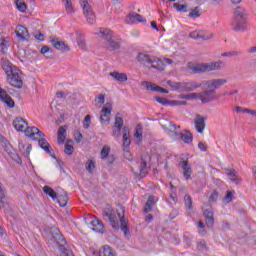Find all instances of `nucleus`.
Returning a JSON list of instances; mask_svg holds the SVG:
<instances>
[{
	"instance_id": "412c9836",
	"label": "nucleus",
	"mask_w": 256,
	"mask_h": 256,
	"mask_svg": "<svg viewBox=\"0 0 256 256\" xmlns=\"http://www.w3.org/2000/svg\"><path fill=\"white\" fill-rule=\"evenodd\" d=\"M178 139H181L183 143H187L189 145L193 143V134L187 130H183L182 132H179Z\"/></svg>"
},
{
	"instance_id": "e433bc0d",
	"label": "nucleus",
	"mask_w": 256,
	"mask_h": 256,
	"mask_svg": "<svg viewBox=\"0 0 256 256\" xmlns=\"http://www.w3.org/2000/svg\"><path fill=\"white\" fill-rule=\"evenodd\" d=\"M100 256H116L115 250H112V248L109 246H104L100 250Z\"/></svg>"
},
{
	"instance_id": "dca6fc26",
	"label": "nucleus",
	"mask_w": 256,
	"mask_h": 256,
	"mask_svg": "<svg viewBox=\"0 0 256 256\" xmlns=\"http://www.w3.org/2000/svg\"><path fill=\"white\" fill-rule=\"evenodd\" d=\"M123 125H124L123 118L116 117L115 122H114V126H113V132H112V135L114 137H116V138L121 137V129L123 128Z\"/></svg>"
},
{
	"instance_id": "2eb2a0df",
	"label": "nucleus",
	"mask_w": 256,
	"mask_h": 256,
	"mask_svg": "<svg viewBox=\"0 0 256 256\" xmlns=\"http://www.w3.org/2000/svg\"><path fill=\"white\" fill-rule=\"evenodd\" d=\"M0 99L7 107L10 109H13L15 107V101L7 94V91H5L3 88H0Z\"/></svg>"
},
{
	"instance_id": "a19ab883",
	"label": "nucleus",
	"mask_w": 256,
	"mask_h": 256,
	"mask_svg": "<svg viewBox=\"0 0 256 256\" xmlns=\"http://www.w3.org/2000/svg\"><path fill=\"white\" fill-rule=\"evenodd\" d=\"M64 3V7L66 10V13H75V8H73V2L71 0H62Z\"/></svg>"
},
{
	"instance_id": "f257e3e1",
	"label": "nucleus",
	"mask_w": 256,
	"mask_h": 256,
	"mask_svg": "<svg viewBox=\"0 0 256 256\" xmlns=\"http://www.w3.org/2000/svg\"><path fill=\"white\" fill-rule=\"evenodd\" d=\"M2 69L6 75V80L11 87L23 89V72L17 66L8 60L3 59L1 62Z\"/></svg>"
},
{
	"instance_id": "cd10ccee",
	"label": "nucleus",
	"mask_w": 256,
	"mask_h": 256,
	"mask_svg": "<svg viewBox=\"0 0 256 256\" xmlns=\"http://www.w3.org/2000/svg\"><path fill=\"white\" fill-rule=\"evenodd\" d=\"M57 139L60 145H63V143H65V139H67V128H65V126H61L58 129Z\"/></svg>"
},
{
	"instance_id": "680f3d73",
	"label": "nucleus",
	"mask_w": 256,
	"mask_h": 256,
	"mask_svg": "<svg viewBox=\"0 0 256 256\" xmlns=\"http://www.w3.org/2000/svg\"><path fill=\"white\" fill-rule=\"evenodd\" d=\"M108 219H109V222L112 225V227L114 229H116V227H118V225H117V222L115 221V218H113V216L111 214H109Z\"/></svg>"
},
{
	"instance_id": "f3484780",
	"label": "nucleus",
	"mask_w": 256,
	"mask_h": 256,
	"mask_svg": "<svg viewBox=\"0 0 256 256\" xmlns=\"http://www.w3.org/2000/svg\"><path fill=\"white\" fill-rule=\"evenodd\" d=\"M4 151L5 153H7V155H9V157L13 159V161L21 165L22 163L21 157H19V154H17L15 149H13V146H11L10 144H7L4 148Z\"/></svg>"
},
{
	"instance_id": "ea45409f",
	"label": "nucleus",
	"mask_w": 256,
	"mask_h": 256,
	"mask_svg": "<svg viewBox=\"0 0 256 256\" xmlns=\"http://www.w3.org/2000/svg\"><path fill=\"white\" fill-rule=\"evenodd\" d=\"M43 191L46 195H48V197H51V199L55 200L57 198V193L55 192V190H53V188L49 186H44Z\"/></svg>"
},
{
	"instance_id": "a211bd4d",
	"label": "nucleus",
	"mask_w": 256,
	"mask_h": 256,
	"mask_svg": "<svg viewBox=\"0 0 256 256\" xmlns=\"http://www.w3.org/2000/svg\"><path fill=\"white\" fill-rule=\"evenodd\" d=\"M90 225L92 227V231H95V233H103V231H105V226L101 220L97 219L95 216H92Z\"/></svg>"
},
{
	"instance_id": "1a4fd4ad",
	"label": "nucleus",
	"mask_w": 256,
	"mask_h": 256,
	"mask_svg": "<svg viewBox=\"0 0 256 256\" xmlns=\"http://www.w3.org/2000/svg\"><path fill=\"white\" fill-rule=\"evenodd\" d=\"M162 129H164L165 133L169 135V137H172V139H178L179 137V129H181L180 126H177L176 124H173L171 122H168L167 124L161 125Z\"/></svg>"
},
{
	"instance_id": "9b49d317",
	"label": "nucleus",
	"mask_w": 256,
	"mask_h": 256,
	"mask_svg": "<svg viewBox=\"0 0 256 256\" xmlns=\"http://www.w3.org/2000/svg\"><path fill=\"white\" fill-rule=\"evenodd\" d=\"M23 131L26 137H29V139H33L34 141H36L37 139H40V137H45V134L41 132L37 127L29 126L28 124Z\"/></svg>"
},
{
	"instance_id": "b1692460",
	"label": "nucleus",
	"mask_w": 256,
	"mask_h": 256,
	"mask_svg": "<svg viewBox=\"0 0 256 256\" xmlns=\"http://www.w3.org/2000/svg\"><path fill=\"white\" fill-rule=\"evenodd\" d=\"M13 126H14V129H16V131L23 132L27 127V122L23 118L18 117L14 119Z\"/></svg>"
},
{
	"instance_id": "393cba45",
	"label": "nucleus",
	"mask_w": 256,
	"mask_h": 256,
	"mask_svg": "<svg viewBox=\"0 0 256 256\" xmlns=\"http://www.w3.org/2000/svg\"><path fill=\"white\" fill-rule=\"evenodd\" d=\"M194 126L197 133H203V131H205V119L201 116H197Z\"/></svg>"
},
{
	"instance_id": "a18cd8bd",
	"label": "nucleus",
	"mask_w": 256,
	"mask_h": 256,
	"mask_svg": "<svg viewBox=\"0 0 256 256\" xmlns=\"http://www.w3.org/2000/svg\"><path fill=\"white\" fill-rule=\"evenodd\" d=\"M215 37V35L211 32H203V30H201L200 33V39H202V41H209V39H213Z\"/></svg>"
},
{
	"instance_id": "9d476101",
	"label": "nucleus",
	"mask_w": 256,
	"mask_h": 256,
	"mask_svg": "<svg viewBox=\"0 0 256 256\" xmlns=\"http://www.w3.org/2000/svg\"><path fill=\"white\" fill-rule=\"evenodd\" d=\"M111 111H113V104L107 102L100 112V121L102 125H105L111 121Z\"/></svg>"
},
{
	"instance_id": "ddd939ff",
	"label": "nucleus",
	"mask_w": 256,
	"mask_h": 256,
	"mask_svg": "<svg viewBox=\"0 0 256 256\" xmlns=\"http://www.w3.org/2000/svg\"><path fill=\"white\" fill-rule=\"evenodd\" d=\"M226 83L227 79L216 78L206 81L204 85L207 87V89H213L215 91L216 89H221V87H223V85H226Z\"/></svg>"
},
{
	"instance_id": "6ab92c4d",
	"label": "nucleus",
	"mask_w": 256,
	"mask_h": 256,
	"mask_svg": "<svg viewBox=\"0 0 256 256\" xmlns=\"http://www.w3.org/2000/svg\"><path fill=\"white\" fill-rule=\"evenodd\" d=\"M126 21L127 23H131V24L145 23V18H143L141 14L130 12L126 17Z\"/></svg>"
},
{
	"instance_id": "49530a36",
	"label": "nucleus",
	"mask_w": 256,
	"mask_h": 256,
	"mask_svg": "<svg viewBox=\"0 0 256 256\" xmlns=\"http://www.w3.org/2000/svg\"><path fill=\"white\" fill-rule=\"evenodd\" d=\"M173 7L178 11L179 13H187V5L185 4H179V3H174Z\"/></svg>"
},
{
	"instance_id": "e2e57ef3",
	"label": "nucleus",
	"mask_w": 256,
	"mask_h": 256,
	"mask_svg": "<svg viewBox=\"0 0 256 256\" xmlns=\"http://www.w3.org/2000/svg\"><path fill=\"white\" fill-rule=\"evenodd\" d=\"M219 194L216 191L212 192L209 197V201H217Z\"/></svg>"
},
{
	"instance_id": "09e8293b",
	"label": "nucleus",
	"mask_w": 256,
	"mask_h": 256,
	"mask_svg": "<svg viewBox=\"0 0 256 256\" xmlns=\"http://www.w3.org/2000/svg\"><path fill=\"white\" fill-rule=\"evenodd\" d=\"M85 168H86V171H88V173H93V170L95 169V161L88 160L85 163Z\"/></svg>"
},
{
	"instance_id": "603ef678",
	"label": "nucleus",
	"mask_w": 256,
	"mask_h": 256,
	"mask_svg": "<svg viewBox=\"0 0 256 256\" xmlns=\"http://www.w3.org/2000/svg\"><path fill=\"white\" fill-rule=\"evenodd\" d=\"M96 105H103L105 103V94H100L95 98Z\"/></svg>"
},
{
	"instance_id": "4468645a",
	"label": "nucleus",
	"mask_w": 256,
	"mask_h": 256,
	"mask_svg": "<svg viewBox=\"0 0 256 256\" xmlns=\"http://www.w3.org/2000/svg\"><path fill=\"white\" fill-rule=\"evenodd\" d=\"M16 36L20 41H29L30 35L27 27L18 25L15 30Z\"/></svg>"
},
{
	"instance_id": "f03ea898",
	"label": "nucleus",
	"mask_w": 256,
	"mask_h": 256,
	"mask_svg": "<svg viewBox=\"0 0 256 256\" xmlns=\"http://www.w3.org/2000/svg\"><path fill=\"white\" fill-rule=\"evenodd\" d=\"M230 26L233 31L240 33H245L249 28V23L247 22V10L241 6H237L234 10L233 17L230 21Z\"/></svg>"
},
{
	"instance_id": "72a5a7b5",
	"label": "nucleus",
	"mask_w": 256,
	"mask_h": 256,
	"mask_svg": "<svg viewBox=\"0 0 256 256\" xmlns=\"http://www.w3.org/2000/svg\"><path fill=\"white\" fill-rule=\"evenodd\" d=\"M9 46V39H7L5 36H0V53H7Z\"/></svg>"
},
{
	"instance_id": "774afa93",
	"label": "nucleus",
	"mask_w": 256,
	"mask_h": 256,
	"mask_svg": "<svg viewBox=\"0 0 256 256\" xmlns=\"http://www.w3.org/2000/svg\"><path fill=\"white\" fill-rule=\"evenodd\" d=\"M78 47L85 51L86 49L85 42L83 40H78Z\"/></svg>"
},
{
	"instance_id": "6e6d98bb",
	"label": "nucleus",
	"mask_w": 256,
	"mask_h": 256,
	"mask_svg": "<svg viewBox=\"0 0 256 256\" xmlns=\"http://www.w3.org/2000/svg\"><path fill=\"white\" fill-rule=\"evenodd\" d=\"M155 101H157V103H160L161 105H169V100H167V98L164 97L156 96Z\"/></svg>"
},
{
	"instance_id": "bb28decb",
	"label": "nucleus",
	"mask_w": 256,
	"mask_h": 256,
	"mask_svg": "<svg viewBox=\"0 0 256 256\" xmlns=\"http://www.w3.org/2000/svg\"><path fill=\"white\" fill-rule=\"evenodd\" d=\"M181 167L183 169V176L185 179H189L193 175V170L187 161L181 162Z\"/></svg>"
},
{
	"instance_id": "5701e85b",
	"label": "nucleus",
	"mask_w": 256,
	"mask_h": 256,
	"mask_svg": "<svg viewBox=\"0 0 256 256\" xmlns=\"http://www.w3.org/2000/svg\"><path fill=\"white\" fill-rule=\"evenodd\" d=\"M110 77H112V79H115V81H117L118 83H125L129 79L126 73H121L117 71L110 72Z\"/></svg>"
},
{
	"instance_id": "13d9d810",
	"label": "nucleus",
	"mask_w": 256,
	"mask_h": 256,
	"mask_svg": "<svg viewBox=\"0 0 256 256\" xmlns=\"http://www.w3.org/2000/svg\"><path fill=\"white\" fill-rule=\"evenodd\" d=\"M124 157L128 161H133V156L131 155V152L129 151V148L124 149Z\"/></svg>"
},
{
	"instance_id": "473e14b6",
	"label": "nucleus",
	"mask_w": 256,
	"mask_h": 256,
	"mask_svg": "<svg viewBox=\"0 0 256 256\" xmlns=\"http://www.w3.org/2000/svg\"><path fill=\"white\" fill-rule=\"evenodd\" d=\"M134 137L137 139L136 144L141 145V141H143V127L141 125L136 126Z\"/></svg>"
},
{
	"instance_id": "c85d7f7f",
	"label": "nucleus",
	"mask_w": 256,
	"mask_h": 256,
	"mask_svg": "<svg viewBox=\"0 0 256 256\" xmlns=\"http://www.w3.org/2000/svg\"><path fill=\"white\" fill-rule=\"evenodd\" d=\"M204 216L206 219L207 227H213L215 220L213 219V211L211 210V208L204 210Z\"/></svg>"
},
{
	"instance_id": "f8f14e48",
	"label": "nucleus",
	"mask_w": 256,
	"mask_h": 256,
	"mask_svg": "<svg viewBox=\"0 0 256 256\" xmlns=\"http://www.w3.org/2000/svg\"><path fill=\"white\" fill-rule=\"evenodd\" d=\"M217 99H219V97L217 96V90L210 89L200 93V101L202 103H209Z\"/></svg>"
},
{
	"instance_id": "58836bf2",
	"label": "nucleus",
	"mask_w": 256,
	"mask_h": 256,
	"mask_svg": "<svg viewBox=\"0 0 256 256\" xmlns=\"http://www.w3.org/2000/svg\"><path fill=\"white\" fill-rule=\"evenodd\" d=\"M137 59L140 63H143L147 67V65L151 61V56H149L147 54L140 53V54H138Z\"/></svg>"
},
{
	"instance_id": "37998d69",
	"label": "nucleus",
	"mask_w": 256,
	"mask_h": 256,
	"mask_svg": "<svg viewBox=\"0 0 256 256\" xmlns=\"http://www.w3.org/2000/svg\"><path fill=\"white\" fill-rule=\"evenodd\" d=\"M15 4H16L18 11H20L21 13H25V11H27V4H25V1L16 0Z\"/></svg>"
},
{
	"instance_id": "0e129e2a",
	"label": "nucleus",
	"mask_w": 256,
	"mask_h": 256,
	"mask_svg": "<svg viewBox=\"0 0 256 256\" xmlns=\"http://www.w3.org/2000/svg\"><path fill=\"white\" fill-rule=\"evenodd\" d=\"M74 139H75L76 143H81V141H83V134L76 133L74 136Z\"/></svg>"
},
{
	"instance_id": "4d7b16f0",
	"label": "nucleus",
	"mask_w": 256,
	"mask_h": 256,
	"mask_svg": "<svg viewBox=\"0 0 256 256\" xmlns=\"http://www.w3.org/2000/svg\"><path fill=\"white\" fill-rule=\"evenodd\" d=\"M191 39H201V30H196L190 33Z\"/></svg>"
},
{
	"instance_id": "69168bd1",
	"label": "nucleus",
	"mask_w": 256,
	"mask_h": 256,
	"mask_svg": "<svg viewBox=\"0 0 256 256\" xmlns=\"http://www.w3.org/2000/svg\"><path fill=\"white\" fill-rule=\"evenodd\" d=\"M51 52V49L48 47V46H43L40 50V53L42 55H46V53H50Z\"/></svg>"
},
{
	"instance_id": "c756f323",
	"label": "nucleus",
	"mask_w": 256,
	"mask_h": 256,
	"mask_svg": "<svg viewBox=\"0 0 256 256\" xmlns=\"http://www.w3.org/2000/svg\"><path fill=\"white\" fill-rule=\"evenodd\" d=\"M38 145L43 149L46 153L51 155L53 149L51 148V145H49V142H47L44 138H38Z\"/></svg>"
},
{
	"instance_id": "20e7f679",
	"label": "nucleus",
	"mask_w": 256,
	"mask_h": 256,
	"mask_svg": "<svg viewBox=\"0 0 256 256\" xmlns=\"http://www.w3.org/2000/svg\"><path fill=\"white\" fill-rule=\"evenodd\" d=\"M168 87L171 88L172 91H178L179 93L195 91L201 87V83L199 82H173L171 80L167 81Z\"/></svg>"
},
{
	"instance_id": "5fc2aeb1",
	"label": "nucleus",
	"mask_w": 256,
	"mask_h": 256,
	"mask_svg": "<svg viewBox=\"0 0 256 256\" xmlns=\"http://www.w3.org/2000/svg\"><path fill=\"white\" fill-rule=\"evenodd\" d=\"M184 201H185V207L186 209H191L192 205H193V202L191 201V196L189 195H186L184 197Z\"/></svg>"
},
{
	"instance_id": "6e6552de",
	"label": "nucleus",
	"mask_w": 256,
	"mask_h": 256,
	"mask_svg": "<svg viewBox=\"0 0 256 256\" xmlns=\"http://www.w3.org/2000/svg\"><path fill=\"white\" fill-rule=\"evenodd\" d=\"M80 5L83 9V13L86 17L87 23L93 25V23H95L96 16L95 13H93L91 5H89V2L87 0H80Z\"/></svg>"
},
{
	"instance_id": "423d86ee",
	"label": "nucleus",
	"mask_w": 256,
	"mask_h": 256,
	"mask_svg": "<svg viewBox=\"0 0 256 256\" xmlns=\"http://www.w3.org/2000/svg\"><path fill=\"white\" fill-rule=\"evenodd\" d=\"M173 60L169 58H164L163 60L158 57L151 56L150 62H148V69H155V71H163L165 69V65H171Z\"/></svg>"
},
{
	"instance_id": "39448f33",
	"label": "nucleus",
	"mask_w": 256,
	"mask_h": 256,
	"mask_svg": "<svg viewBox=\"0 0 256 256\" xmlns=\"http://www.w3.org/2000/svg\"><path fill=\"white\" fill-rule=\"evenodd\" d=\"M96 35L107 41L108 49H119L120 44L119 42L115 41L117 37H115L113 31H111L109 28H100Z\"/></svg>"
},
{
	"instance_id": "864d4df0",
	"label": "nucleus",
	"mask_w": 256,
	"mask_h": 256,
	"mask_svg": "<svg viewBox=\"0 0 256 256\" xmlns=\"http://www.w3.org/2000/svg\"><path fill=\"white\" fill-rule=\"evenodd\" d=\"M90 125H91V116L86 115L83 121V127L84 129H89Z\"/></svg>"
},
{
	"instance_id": "8fccbe9b",
	"label": "nucleus",
	"mask_w": 256,
	"mask_h": 256,
	"mask_svg": "<svg viewBox=\"0 0 256 256\" xmlns=\"http://www.w3.org/2000/svg\"><path fill=\"white\" fill-rule=\"evenodd\" d=\"M67 201H69V198L67 197V195L58 196V203H59L60 207H66Z\"/></svg>"
},
{
	"instance_id": "f704fd0d",
	"label": "nucleus",
	"mask_w": 256,
	"mask_h": 256,
	"mask_svg": "<svg viewBox=\"0 0 256 256\" xmlns=\"http://www.w3.org/2000/svg\"><path fill=\"white\" fill-rule=\"evenodd\" d=\"M118 217L120 219L121 223V230L123 231L125 237L129 236V228H127V220L124 219L123 216H121V213H118Z\"/></svg>"
},
{
	"instance_id": "a878e982",
	"label": "nucleus",
	"mask_w": 256,
	"mask_h": 256,
	"mask_svg": "<svg viewBox=\"0 0 256 256\" xmlns=\"http://www.w3.org/2000/svg\"><path fill=\"white\" fill-rule=\"evenodd\" d=\"M51 43L55 49L58 51H70L71 48L65 42L59 40H51Z\"/></svg>"
},
{
	"instance_id": "aec40b11",
	"label": "nucleus",
	"mask_w": 256,
	"mask_h": 256,
	"mask_svg": "<svg viewBox=\"0 0 256 256\" xmlns=\"http://www.w3.org/2000/svg\"><path fill=\"white\" fill-rule=\"evenodd\" d=\"M122 143L123 149H129L131 146V134L128 127L123 128Z\"/></svg>"
},
{
	"instance_id": "3c124183",
	"label": "nucleus",
	"mask_w": 256,
	"mask_h": 256,
	"mask_svg": "<svg viewBox=\"0 0 256 256\" xmlns=\"http://www.w3.org/2000/svg\"><path fill=\"white\" fill-rule=\"evenodd\" d=\"M233 195H235V191H228L223 201L225 203H231L233 201Z\"/></svg>"
},
{
	"instance_id": "4c0bfd02",
	"label": "nucleus",
	"mask_w": 256,
	"mask_h": 256,
	"mask_svg": "<svg viewBox=\"0 0 256 256\" xmlns=\"http://www.w3.org/2000/svg\"><path fill=\"white\" fill-rule=\"evenodd\" d=\"M73 151H75V148L73 147V141H67L64 146V153L66 155H73Z\"/></svg>"
},
{
	"instance_id": "7ed1b4c3",
	"label": "nucleus",
	"mask_w": 256,
	"mask_h": 256,
	"mask_svg": "<svg viewBox=\"0 0 256 256\" xmlns=\"http://www.w3.org/2000/svg\"><path fill=\"white\" fill-rule=\"evenodd\" d=\"M188 69L193 73H209L211 71H219L223 69V61L209 62V63H189Z\"/></svg>"
},
{
	"instance_id": "2f4dec72",
	"label": "nucleus",
	"mask_w": 256,
	"mask_h": 256,
	"mask_svg": "<svg viewBox=\"0 0 256 256\" xmlns=\"http://www.w3.org/2000/svg\"><path fill=\"white\" fill-rule=\"evenodd\" d=\"M146 88L148 91H156L158 93H169V90L155 85L154 83L146 82Z\"/></svg>"
},
{
	"instance_id": "79ce46f5",
	"label": "nucleus",
	"mask_w": 256,
	"mask_h": 256,
	"mask_svg": "<svg viewBox=\"0 0 256 256\" xmlns=\"http://www.w3.org/2000/svg\"><path fill=\"white\" fill-rule=\"evenodd\" d=\"M236 113H248L249 115H252V117H256V111H253L251 109H247V108H242L237 106L235 108Z\"/></svg>"
},
{
	"instance_id": "0eeeda50",
	"label": "nucleus",
	"mask_w": 256,
	"mask_h": 256,
	"mask_svg": "<svg viewBox=\"0 0 256 256\" xmlns=\"http://www.w3.org/2000/svg\"><path fill=\"white\" fill-rule=\"evenodd\" d=\"M131 171L134 175H139V177H145L149 172V168L147 167V162L142 159L141 163L132 162Z\"/></svg>"
},
{
	"instance_id": "c9c22d12",
	"label": "nucleus",
	"mask_w": 256,
	"mask_h": 256,
	"mask_svg": "<svg viewBox=\"0 0 256 256\" xmlns=\"http://www.w3.org/2000/svg\"><path fill=\"white\" fill-rule=\"evenodd\" d=\"M153 205H155V196H149L144 207V213H149L153 209Z\"/></svg>"
},
{
	"instance_id": "338daca9",
	"label": "nucleus",
	"mask_w": 256,
	"mask_h": 256,
	"mask_svg": "<svg viewBox=\"0 0 256 256\" xmlns=\"http://www.w3.org/2000/svg\"><path fill=\"white\" fill-rule=\"evenodd\" d=\"M198 148L200 149V151H207V145L203 142H199Z\"/></svg>"
},
{
	"instance_id": "7c9ffc66",
	"label": "nucleus",
	"mask_w": 256,
	"mask_h": 256,
	"mask_svg": "<svg viewBox=\"0 0 256 256\" xmlns=\"http://www.w3.org/2000/svg\"><path fill=\"white\" fill-rule=\"evenodd\" d=\"M19 150L23 153L24 157H29V153H31L33 146L31 144H24L23 142H19Z\"/></svg>"
},
{
	"instance_id": "de8ad7c7",
	"label": "nucleus",
	"mask_w": 256,
	"mask_h": 256,
	"mask_svg": "<svg viewBox=\"0 0 256 256\" xmlns=\"http://www.w3.org/2000/svg\"><path fill=\"white\" fill-rule=\"evenodd\" d=\"M109 153H111V148L109 146H104L100 152L101 159H107Z\"/></svg>"
},
{
	"instance_id": "052dcab7",
	"label": "nucleus",
	"mask_w": 256,
	"mask_h": 256,
	"mask_svg": "<svg viewBox=\"0 0 256 256\" xmlns=\"http://www.w3.org/2000/svg\"><path fill=\"white\" fill-rule=\"evenodd\" d=\"M189 17H192V18L199 17V9L195 8V9L191 10L189 13Z\"/></svg>"
},
{
	"instance_id": "bf43d9fd",
	"label": "nucleus",
	"mask_w": 256,
	"mask_h": 256,
	"mask_svg": "<svg viewBox=\"0 0 256 256\" xmlns=\"http://www.w3.org/2000/svg\"><path fill=\"white\" fill-rule=\"evenodd\" d=\"M197 249L198 251H205V249H207V246L205 244V241H200L198 244H197Z\"/></svg>"
},
{
	"instance_id": "c03bdc74",
	"label": "nucleus",
	"mask_w": 256,
	"mask_h": 256,
	"mask_svg": "<svg viewBox=\"0 0 256 256\" xmlns=\"http://www.w3.org/2000/svg\"><path fill=\"white\" fill-rule=\"evenodd\" d=\"M185 98L187 101H197V99L201 100V93H189L186 94Z\"/></svg>"
},
{
	"instance_id": "4be33fe9",
	"label": "nucleus",
	"mask_w": 256,
	"mask_h": 256,
	"mask_svg": "<svg viewBox=\"0 0 256 256\" xmlns=\"http://www.w3.org/2000/svg\"><path fill=\"white\" fill-rule=\"evenodd\" d=\"M226 175L231 183H234L235 185H239V183H241V178H239V175H237V172H235V170H226Z\"/></svg>"
}]
</instances>
